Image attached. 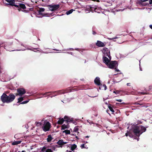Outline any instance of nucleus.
I'll return each mask as SVG.
<instances>
[{"label": "nucleus", "mask_w": 152, "mask_h": 152, "mask_svg": "<svg viewBox=\"0 0 152 152\" xmlns=\"http://www.w3.org/2000/svg\"><path fill=\"white\" fill-rule=\"evenodd\" d=\"M132 129H131L129 132H127L125 134V135L129 136L130 137L134 138V139H136L134 137L135 135L139 137L142 133L145 131L146 128L142 126H132ZM137 141L139 140V138L137 139Z\"/></svg>", "instance_id": "obj_1"}, {"label": "nucleus", "mask_w": 152, "mask_h": 152, "mask_svg": "<svg viewBox=\"0 0 152 152\" xmlns=\"http://www.w3.org/2000/svg\"><path fill=\"white\" fill-rule=\"evenodd\" d=\"M15 97V96L13 94H10L8 96L4 93L1 96V99L3 103H8L13 101Z\"/></svg>", "instance_id": "obj_2"}, {"label": "nucleus", "mask_w": 152, "mask_h": 152, "mask_svg": "<svg viewBox=\"0 0 152 152\" xmlns=\"http://www.w3.org/2000/svg\"><path fill=\"white\" fill-rule=\"evenodd\" d=\"M42 121H44L42 123V129L45 132L49 131L51 127V124L47 120H44V119H43Z\"/></svg>", "instance_id": "obj_3"}, {"label": "nucleus", "mask_w": 152, "mask_h": 152, "mask_svg": "<svg viewBox=\"0 0 152 152\" xmlns=\"http://www.w3.org/2000/svg\"><path fill=\"white\" fill-rule=\"evenodd\" d=\"M45 9L44 8H40L37 11V14L42 15V16L50 17L51 14L49 13H44L43 12L45 11Z\"/></svg>", "instance_id": "obj_4"}, {"label": "nucleus", "mask_w": 152, "mask_h": 152, "mask_svg": "<svg viewBox=\"0 0 152 152\" xmlns=\"http://www.w3.org/2000/svg\"><path fill=\"white\" fill-rule=\"evenodd\" d=\"M102 52L104 54L103 56H108L110 59V51L108 48H104L102 49Z\"/></svg>", "instance_id": "obj_5"}, {"label": "nucleus", "mask_w": 152, "mask_h": 152, "mask_svg": "<svg viewBox=\"0 0 152 152\" xmlns=\"http://www.w3.org/2000/svg\"><path fill=\"white\" fill-rule=\"evenodd\" d=\"M5 1L7 2V3L4 2L6 5H9L11 6H14L16 7H18V5L15 4V1L14 0H5Z\"/></svg>", "instance_id": "obj_6"}, {"label": "nucleus", "mask_w": 152, "mask_h": 152, "mask_svg": "<svg viewBox=\"0 0 152 152\" xmlns=\"http://www.w3.org/2000/svg\"><path fill=\"white\" fill-rule=\"evenodd\" d=\"M107 66L109 68L113 69L117 66V62L115 61H111L109 62Z\"/></svg>", "instance_id": "obj_7"}, {"label": "nucleus", "mask_w": 152, "mask_h": 152, "mask_svg": "<svg viewBox=\"0 0 152 152\" xmlns=\"http://www.w3.org/2000/svg\"><path fill=\"white\" fill-rule=\"evenodd\" d=\"M18 93L16 94V96H22L26 93L25 90L23 88H19L17 89Z\"/></svg>", "instance_id": "obj_8"}, {"label": "nucleus", "mask_w": 152, "mask_h": 152, "mask_svg": "<svg viewBox=\"0 0 152 152\" xmlns=\"http://www.w3.org/2000/svg\"><path fill=\"white\" fill-rule=\"evenodd\" d=\"M59 7V5L58 4L53 5H50L49 6V9L50 10L54 11L58 9Z\"/></svg>", "instance_id": "obj_9"}, {"label": "nucleus", "mask_w": 152, "mask_h": 152, "mask_svg": "<svg viewBox=\"0 0 152 152\" xmlns=\"http://www.w3.org/2000/svg\"><path fill=\"white\" fill-rule=\"evenodd\" d=\"M67 143V142L64 141L62 140H60L57 142V144L59 145V146H58L56 145V146L58 148H62V147L63 145L66 144Z\"/></svg>", "instance_id": "obj_10"}, {"label": "nucleus", "mask_w": 152, "mask_h": 152, "mask_svg": "<svg viewBox=\"0 0 152 152\" xmlns=\"http://www.w3.org/2000/svg\"><path fill=\"white\" fill-rule=\"evenodd\" d=\"M64 119H65V121H69L68 117L67 116H65L64 117V119L61 118H59V120L57 122L58 124H62L64 121Z\"/></svg>", "instance_id": "obj_11"}, {"label": "nucleus", "mask_w": 152, "mask_h": 152, "mask_svg": "<svg viewBox=\"0 0 152 152\" xmlns=\"http://www.w3.org/2000/svg\"><path fill=\"white\" fill-rule=\"evenodd\" d=\"M41 149L40 152H53V150L47 148L45 146H43Z\"/></svg>", "instance_id": "obj_12"}, {"label": "nucleus", "mask_w": 152, "mask_h": 152, "mask_svg": "<svg viewBox=\"0 0 152 152\" xmlns=\"http://www.w3.org/2000/svg\"><path fill=\"white\" fill-rule=\"evenodd\" d=\"M103 62L107 65H108V64L110 62V60L106 56H103Z\"/></svg>", "instance_id": "obj_13"}, {"label": "nucleus", "mask_w": 152, "mask_h": 152, "mask_svg": "<svg viewBox=\"0 0 152 152\" xmlns=\"http://www.w3.org/2000/svg\"><path fill=\"white\" fill-rule=\"evenodd\" d=\"M94 82L98 86H100L101 85L100 78L99 77H96L95 78L94 80Z\"/></svg>", "instance_id": "obj_14"}, {"label": "nucleus", "mask_w": 152, "mask_h": 152, "mask_svg": "<svg viewBox=\"0 0 152 152\" xmlns=\"http://www.w3.org/2000/svg\"><path fill=\"white\" fill-rule=\"evenodd\" d=\"M96 45L99 47H103L105 46V44L102 42L99 41H97Z\"/></svg>", "instance_id": "obj_15"}, {"label": "nucleus", "mask_w": 152, "mask_h": 152, "mask_svg": "<svg viewBox=\"0 0 152 152\" xmlns=\"http://www.w3.org/2000/svg\"><path fill=\"white\" fill-rule=\"evenodd\" d=\"M53 94L56 93V94L55 95H54V96H51V98H52L53 96H56L57 95H58V94H64V92L63 91H57L53 92Z\"/></svg>", "instance_id": "obj_16"}, {"label": "nucleus", "mask_w": 152, "mask_h": 152, "mask_svg": "<svg viewBox=\"0 0 152 152\" xmlns=\"http://www.w3.org/2000/svg\"><path fill=\"white\" fill-rule=\"evenodd\" d=\"M18 7H17L18 8V10L19 11H20V8H21L23 9H25L26 7L25 5L23 4H20L18 5Z\"/></svg>", "instance_id": "obj_17"}, {"label": "nucleus", "mask_w": 152, "mask_h": 152, "mask_svg": "<svg viewBox=\"0 0 152 152\" xmlns=\"http://www.w3.org/2000/svg\"><path fill=\"white\" fill-rule=\"evenodd\" d=\"M148 0H141L140 2V4L142 5L145 6L147 4H148V3L145 2V1H148Z\"/></svg>", "instance_id": "obj_18"}, {"label": "nucleus", "mask_w": 152, "mask_h": 152, "mask_svg": "<svg viewBox=\"0 0 152 152\" xmlns=\"http://www.w3.org/2000/svg\"><path fill=\"white\" fill-rule=\"evenodd\" d=\"M127 93L126 94L127 95L132 94L135 95H137V92L136 91H133L130 92H127Z\"/></svg>", "instance_id": "obj_19"}, {"label": "nucleus", "mask_w": 152, "mask_h": 152, "mask_svg": "<svg viewBox=\"0 0 152 152\" xmlns=\"http://www.w3.org/2000/svg\"><path fill=\"white\" fill-rule=\"evenodd\" d=\"M78 130V126H75L73 130V132L77 133V135H78V134L79 133Z\"/></svg>", "instance_id": "obj_20"}, {"label": "nucleus", "mask_w": 152, "mask_h": 152, "mask_svg": "<svg viewBox=\"0 0 152 152\" xmlns=\"http://www.w3.org/2000/svg\"><path fill=\"white\" fill-rule=\"evenodd\" d=\"M69 127V126L68 125H65V124H63L61 126V129L64 130L68 128Z\"/></svg>", "instance_id": "obj_21"}, {"label": "nucleus", "mask_w": 152, "mask_h": 152, "mask_svg": "<svg viewBox=\"0 0 152 152\" xmlns=\"http://www.w3.org/2000/svg\"><path fill=\"white\" fill-rule=\"evenodd\" d=\"M99 8H97L96 7H90V10L91 11H94L95 12H96L97 11V10Z\"/></svg>", "instance_id": "obj_22"}, {"label": "nucleus", "mask_w": 152, "mask_h": 152, "mask_svg": "<svg viewBox=\"0 0 152 152\" xmlns=\"http://www.w3.org/2000/svg\"><path fill=\"white\" fill-rule=\"evenodd\" d=\"M53 139V138L52 137L51 135H49L48 136V137L47 138V140L48 142H50Z\"/></svg>", "instance_id": "obj_23"}, {"label": "nucleus", "mask_w": 152, "mask_h": 152, "mask_svg": "<svg viewBox=\"0 0 152 152\" xmlns=\"http://www.w3.org/2000/svg\"><path fill=\"white\" fill-rule=\"evenodd\" d=\"M21 142V141H17L14 142L12 143V145H15L20 144Z\"/></svg>", "instance_id": "obj_24"}, {"label": "nucleus", "mask_w": 152, "mask_h": 152, "mask_svg": "<svg viewBox=\"0 0 152 152\" xmlns=\"http://www.w3.org/2000/svg\"><path fill=\"white\" fill-rule=\"evenodd\" d=\"M77 145L75 144H73L72 145L71 147V150L73 151L77 148Z\"/></svg>", "instance_id": "obj_25"}, {"label": "nucleus", "mask_w": 152, "mask_h": 152, "mask_svg": "<svg viewBox=\"0 0 152 152\" xmlns=\"http://www.w3.org/2000/svg\"><path fill=\"white\" fill-rule=\"evenodd\" d=\"M73 11H74L73 10L71 9V10H69V11L66 12V14L67 15H68L72 13Z\"/></svg>", "instance_id": "obj_26"}, {"label": "nucleus", "mask_w": 152, "mask_h": 152, "mask_svg": "<svg viewBox=\"0 0 152 152\" xmlns=\"http://www.w3.org/2000/svg\"><path fill=\"white\" fill-rule=\"evenodd\" d=\"M63 133H65L66 134H70V131L68 130H65L63 131Z\"/></svg>", "instance_id": "obj_27"}, {"label": "nucleus", "mask_w": 152, "mask_h": 152, "mask_svg": "<svg viewBox=\"0 0 152 152\" xmlns=\"http://www.w3.org/2000/svg\"><path fill=\"white\" fill-rule=\"evenodd\" d=\"M25 98V96H24V97H20L18 99V102H21V101H22L23 100V99Z\"/></svg>", "instance_id": "obj_28"}, {"label": "nucleus", "mask_w": 152, "mask_h": 152, "mask_svg": "<svg viewBox=\"0 0 152 152\" xmlns=\"http://www.w3.org/2000/svg\"><path fill=\"white\" fill-rule=\"evenodd\" d=\"M15 40H16V41H15V42L17 44H18V43H19L21 45V46H23V47H25V48H26V47L22 43H20V42L18 40V39H15Z\"/></svg>", "instance_id": "obj_29"}, {"label": "nucleus", "mask_w": 152, "mask_h": 152, "mask_svg": "<svg viewBox=\"0 0 152 152\" xmlns=\"http://www.w3.org/2000/svg\"><path fill=\"white\" fill-rule=\"evenodd\" d=\"M101 87V88H103V89H104V90H106L107 89V87L105 85H101V87H99L100 89Z\"/></svg>", "instance_id": "obj_30"}, {"label": "nucleus", "mask_w": 152, "mask_h": 152, "mask_svg": "<svg viewBox=\"0 0 152 152\" xmlns=\"http://www.w3.org/2000/svg\"><path fill=\"white\" fill-rule=\"evenodd\" d=\"M42 123L41 122H35V124H36L37 126H39L41 125H42Z\"/></svg>", "instance_id": "obj_31"}, {"label": "nucleus", "mask_w": 152, "mask_h": 152, "mask_svg": "<svg viewBox=\"0 0 152 152\" xmlns=\"http://www.w3.org/2000/svg\"><path fill=\"white\" fill-rule=\"evenodd\" d=\"M108 108L112 112L114 113V110L113 109V108L110 106H108Z\"/></svg>", "instance_id": "obj_32"}, {"label": "nucleus", "mask_w": 152, "mask_h": 152, "mask_svg": "<svg viewBox=\"0 0 152 152\" xmlns=\"http://www.w3.org/2000/svg\"><path fill=\"white\" fill-rule=\"evenodd\" d=\"M80 147L82 149L83 148H86V147L85 146V144H83L81 145H80ZM86 148L87 149L88 148Z\"/></svg>", "instance_id": "obj_33"}, {"label": "nucleus", "mask_w": 152, "mask_h": 152, "mask_svg": "<svg viewBox=\"0 0 152 152\" xmlns=\"http://www.w3.org/2000/svg\"><path fill=\"white\" fill-rule=\"evenodd\" d=\"M29 100H26V101H25L23 102H22L21 103V104H26V103H27L29 101Z\"/></svg>", "instance_id": "obj_34"}, {"label": "nucleus", "mask_w": 152, "mask_h": 152, "mask_svg": "<svg viewBox=\"0 0 152 152\" xmlns=\"http://www.w3.org/2000/svg\"><path fill=\"white\" fill-rule=\"evenodd\" d=\"M118 38L117 37H114L113 38H109L108 39L110 40H113V39H117Z\"/></svg>", "instance_id": "obj_35"}, {"label": "nucleus", "mask_w": 152, "mask_h": 152, "mask_svg": "<svg viewBox=\"0 0 152 152\" xmlns=\"http://www.w3.org/2000/svg\"><path fill=\"white\" fill-rule=\"evenodd\" d=\"M50 93V92H46L43 94H42L43 95H47V94L48 93Z\"/></svg>", "instance_id": "obj_36"}, {"label": "nucleus", "mask_w": 152, "mask_h": 152, "mask_svg": "<svg viewBox=\"0 0 152 152\" xmlns=\"http://www.w3.org/2000/svg\"><path fill=\"white\" fill-rule=\"evenodd\" d=\"M152 88V86H149V90H150Z\"/></svg>", "instance_id": "obj_37"}, {"label": "nucleus", "mask_w": 152, "mask_h": 152, "mask_svg": "<svg viewBox=\"0 0 152 152\" xmlns=\"http://www.w3.org/2000/svg\"><path fill=\"white\" fill-rule=\"evenodd\" d=\"M149 2L150 4H152V0H149Z\"/></svg>", "instance_id": "obj_38"}, {"label": "nucleus", "mask_w": 152, "mask_h": 152, "mask_svg": "<svg viewBox=\"0 0 152 152\" xmlns=\"http://www.w3.org/2000/svg\"><path fill=\"white\" fill-rule=\"evenodd\" d=\"M113 93L116 94H118L119 93V91H114Z\"/></svg>", "instance_id": "obj_39"}, {"label": "nucleus", "mask_w": 152, "mask_h": 152, "mask_svg": "<svg viewBox=\"0 0 152 152\" xmlns=\"http://www.w3.org/2000/svg\"><path fill=\"white\" fill-rule=\"evenodd\" d=\"M116 100L119 102H121L122 101V100L121 99H116Z\"/></svg>", "instance_id": "obj_40"}, {"label": "nucleus", "mask_w": 152, "mask_h": 152, "mask_svg": "<svg viewBox=\"0 0 152 152\" xmlns=\"http://www.w3.org/2000/svg\"><path fill=\"white\" fill-rule=\"evenodd\" d=\"M148 105H143L142 107H145L146 108L147 107H148Z\"/></svg>", "instance_id": "obj_41"}, {"label": "nucleus", "mask_w": 152, "mask_h": 152, "mask_svg": "<svg viewBox=\"0 0 152 152\" xmlns=\"http://www.w3.org/2000/svg\"><path fill=\"white\" fill-rule=\"evenodd\" d=\"M146 94V93H144L143 92H141V93H140V94Z\"/></svg>", "instance_id": "obj_42"}, {"label": "nucleus", "mask_w": 152, "mask_h": 152, "mask_svg": "<svg viewBox=\"0 0 152 152\" xmlns=\"http://www.w3.org/2000/svg\"><path fill=\"white\" fill-rule=\"evenodd\" d=\"M87 121L88 123L90 124H91V123H92V122L91 121L90 122H89V121L88 120H87Z\"/></svg>", "instance_id": "obj_43"}, {"label": "nucleus", "mask_w": 152, "mask_h": 152, "mask_svg": "<svg viewBox=\"0 0 152 152\" xmlns=\"http://www.w3.org/2000/svg\"><path fill=\"white\" fill-rule=\"evenodd\" d=\"M26 50V49H21V50H18V51H20V50Z\"/></svg>", "instance_id": "obj_44"}, {"label": "nucleus", "mask_w": 152, "mask_h": 152, "mask_svg": "<svg viewBox=\"0 0 152 152\" xmlns=\"http://www.w3.org/2000/svg\"><path fill=\"white\" fill-rule=\"evenodd\" d=\"M140 92H137V95L138 94H140Z\"/></svg>", "instance_id": "obj_45"}, {"label": "nucleus", "mask_w": 152, "mask_h": 152, "mask_svg": "<svg viewBox=\"0 0 152 152\" xmlns=\"http://www.w3.org/2000/svg\"><path fill=\"white\" fill-rule=\"evenodd\" d=\"M73 49L72 48H70L69 49H68L67 50H66V51H67V50H73Z\"/></svg>", "instance_id": "obj_46"}, {"label": "nucleus", "mask_w": 152, "mask_h": 152, "mask_svg": "<svg viewBox=\"0 0 152 152\" xmlns=\"http://www.w3.org/2000/svg\"><path fill=\"white\" fill-rule=\"evenodd\" d=\"M69 53V54H71L72 55V52H68L67 53Z\"/></svg>", "instance_id": "obj_47"}, {"label": "nucleus", "mask_w": 152, "mask_h": 152, "mask_svg": "<svg viewBox=\"0 0 152 152\" xmlns=\"http://www.w3.org/2000/svg\"><path fill=\"white\" fill-rule=\"evenodd\" d=\"M96 32L95 31H93V34L94 35V34H96Z\"/></svg>", "instance_id": "obj_48"}, {"label": "nucleus", "mask_w": 152, "mask_h": 152, "mask_svg": "<svg viewBox=\"0 0 152 152\" xmlns=\"http://www.w3.org/2000/svg\"><path fill=\"white\" fill-rule=\"evenodd\" d=\"M66 152H72V151H68V150H67L66 151Z\"/></svg>", "instance_id": "obj_49"}, {"label": "nucleus", "mask_w": 152, "mask_h": 152, "mask_svg": "<svg viewBox=\"0 0 152 152\" xmlns=\"http://www.w3.org/2000/svg\"><path fill=\"white\" fill-rule=\"evenodd\" d=\"M150 27L151 29H152V25H150Z\"/></svg>", "instance_id": "obj_50"}, {"label": "nucleus", "mask_w": 152, "mask_h": 152, "mask_svg": "<svg viewBox=\"0 0 152 152\" xmlns=\"http://www.w3.org/2000/svg\"><path fill=\"white\" fill-rule=\"evenodd\" d=\"M115 71H117V72H119V70L118 69H115Z\"/></svg>", "instance_id": "obj_51"}, {"label": "nucleus", "mask_w": 152, "mask_h": 152, "mask_svg": "<svg viewBox=\"0 0 152 152\" xmlns=\"http://www.w3.org/2000/svg\"><path fill=\"white\" fill-rule=\"evenodd\" d=\"M53 149L54 150V151H55L56 150H55V147H53Z\"/></svg>", "instance_id": "obj_52"}, {"label": "nucleus", "mask_w": 152, "mask_h": 152, "mask_svg": "<svg viewBox=\"0 0 152 152\" xmlns=\"http://www.w3.org/2000/svg\"><path fill=\"white\" fill-rule=\"evenodd\" d=\"M129 84H130V83H127V86H130Z\"/></svg>", "instance_id": "obj_53"}, {"label": "nucleus", "mask_w": 152, "mask_h": 152, "mask_svg": "<svg viewBox=\"0 0 152 152\" xmlns=\"http://www.w3.org/2000/svg\"><path fill=\"white\" fill-rule=\"evenodd\" d=\"M71 135H76L75 134H71Z\"/></svg>", "instance_id": "obj_54"}, {"label": "nucleus", "mask_w": 152, "mask_h": 152, "mask_svg": "<svg viewBox=\"0 0 152 152\" xmlns=\"http://www.w3.org/2000/svg\"><path fill=\"white\" fill-rule=\"evenodd\" d=\"M17 136V135H15V136H14V137H15V138H16V137Z\"/></svg>", "instance_id": "obj_55"}, {"label": "nucleus", "mask_w": 152, "mask_h": 152, "mask_svg": "<svg viewBox=\"0 0 152 152\" xmlns=\"http://www.w3.org/2000/svg\"><path fill=\"white\" fill-rule=\"evenodd\" d=\"M148 9H150V10H151V9H152V8H148Z\"/></svg>", "instance_id": "obj_56"}, {"label": "nucleus", "mask_w": 152, "mask_h": 152, "mask_svg": "<svg viewBox=\"0 0 152 152\" xmlns=\"http://www.w3.org/2000/svg\"><path fill=\"white\" fill-rule=\"evenodd\" d=\"M25 152V151H22V152Z\"/></svg>", "instance_id": "obj_57"}, {"label": "nucleus", "mask_w": 152, "mask_h": 152, "mask_svg": "<svg viewBox=\"0 0 152 152\" xmlns=\"http://www.w3.org/2000/svg\"><path fill=\"white\" fill-rule=\"evenodd\" d=\"M138 104H140V105H142L143 104H139V103H138Z\"/></svg>", "instance_id": "obj_58"}, {"label": "nucleus", "mask_w": 152, "mask_h": 152, "mask_svg": "<svg viewBox=\"0 0 152 152\" xmlns=\"http://www.w3.org/2000/svg\"><path fill=\"white\" fill-rule=\"evenodd\" d=\"M105 103L106 104H107V102H105Z\"/></svg>", "instance_id": "obj_59"}, {"label": "nucleus", "mask_w": 152, "mask_h": 152, "mask_svg": "<svg viewBox=\"0 0 152 152\" xmlns=\"http://www.w3.org/2000/svg\"><path fill=\"white\" fill-rule=\"evenodd\" d=\"M89 137V136H86V137Z\"/></svg>", "instance_id": "obj_60"}, {"label": "nucleus", "mask_w": 152, "mask_h": 152, "mask_svg": "<svg viewBox=\"0 0 152 152\" xmlns=\"http://www.w3.org/2000/svg\"><path fill=\"white\" fill-rule=\"evenodd\" d=\"M55 50H56V51H59V50H57L56 49H55Z\"/></svg>", "instance_id": "obj_61"}, {"label": "nucleus", "mask_w": 152, "mask_h": 152, "mask_svg": "<svg viewBox=\"0 0 152 152\" xmlns=\"http://www.w3.org/2000/svg\"><path fill=\"white\" fill-rule=\"evenodd\" d=\"M120 10V11H121H121H123L122 10V9H120V10Z\"/></svg>", "instance_id": "obj_62"}, {"label": "nucleus", "mask_w": 152, "mask_h": 152, "mask_svg": "<svg viewBox=\"0 0 152 152\" xmlns=\"http://www.w3.org/2000/svg\"><path fill=\"white\" fill-rule=\"evenodd\" d=\"M85 142V143H88V142H87V141H86V142Z\"/></svg>", "instance_id": "obj_63"}, {"label": "nucleus", "mask_w": 152, "mask_h": 152, "mask_svg": "<svg viewBox=\"0 0 152 152\" xmlns=\"http://www.w3.org/2000/svg\"><path fill=\"white\" fill-rule=\"evenodd\" d=\"M76 137L77 138V136H76Z\"/></svg>", "instance_id": "obj_64"}]
</instances>
